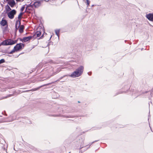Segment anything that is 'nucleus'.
<instances>
[{"label": "nucleus", "mask_w": 153, "mask_h": 153, "mask_svg": "<svg viewBox=\"0 0 153 153\" xmlns=\"http://www.w3.org/2000/svg\"><path fill=\"white\" fill-rule=\"evenodd\" d=\"M145 93L150 94L151 97H153V88L151 91H145Z\"/></svg>", "instance_id": "15"}, {"label": "nucleus", "mask_w": 153, "mask_h": 153, "mask_svg": "<svg viewBox=\"0 0 153 153\" xmlns=\"http://www.w3.org/2000/svg\"><path fill=\"white\" fill-rule=\"evenodd\" d=\"M41 31H36V33H35L33 36H32L33 38V39H34L38 37H39L41 35Z\"/></svg>", "instance_id": "11"}, {"label": "nucleus", "mask_w": 153, "mask_h": 153, "mask_svg": "<svg viewBox=\"0 0 153 153\" xmlns=\"http://www.w3.org/2000/svg\"><path fill=\"white\" fill-rule=\"evenodd\" d=\"M52 37V36L51 35V37H50V39H49V40H51V38Z\"/></svg>", "instance_id": "37"}, {"label": "nucleus", "mask_w": 153, "mask_h": 153, "mask_svg": "<svg viewBox=\"0 0 153 153\" xmlns=\"http://www.w3.org/2000/svg\"><path fill=\"white\" fill-rule=\"evenodd\" d=\"M138 96H139V95H137V97H137Z\"/></svg>", "instance_id": "43"}, {"label": "nucleus", "mask_w": 153, "mask_h": 153, "mask_svg": "<svg viewBox=\"0 0 153 153\" xmlns=\"http://www.w3.org/2000/svg\"><path fill=\"white\" fill-rule=\"evenodd\" d=\"M150 128H151V126H150Z\"/></svg>", "instance_id": "48"}, {"label": "nucleus", "mask_w": 153, "mask_h": 153, "mask_svg": "<svg viewBox=\"0 0 153 153\" xmlns=\"http://www.w3.org/2000/svg\"><path fill=\"white\" fill-rule=\"evenodd\" d=\"M68 80V79H65V80Z\"/></svg>", "instance_id": "45"}, {"label": "nucleus", "mask_w": 153, "mask_h": 153, "mask_svg": "<svg viewBox=\"0 0 153 153\" xmlns=\"http://www.w3.org/2000/svg\"><path fill=\"white\" fill-rule=\"evenodd\" d=\"M146 17L149 20L153 22V13L147 14Z\"/></svg>", "instance_id": "13"}, {"label": "nucleus", "mask_w": 153, "mask_h": 153, "mask_svg": "<svg viewBox=\"0 0 153 153\" xmlns=\"http://www.w3.org/2000/svg\"><path fill=\"white\" fill-rule=\"evenodd\" d=\"M55 32L56 35L58 36V38H59V33L63 32H65L67 31L66 29H55Z\"/></svg>", "instance_id": "9"}, {"label": "nucleus", "mask_w": 153, "mask_h": 153, "mask_svg": "<svg viewBox=\"0 0 153 153\" xmlns=\"http://www.w3.org/2000/svg\"><path fill=\"white\" fill-rule=\"evenodd\" d=\"M150 128H151V126H150Z\"/></svg>", "instance_id": "47"}, {"label": "nucleus", "mask_w": 153, "mask_h": 153, "mask_svg": "<svg viewBox=\"0 0 153 153\" xmlns=\"http://www.w3.org/2000/svg\"><path fill=\"white\" fill-rule=\"evenodd\" d=\"M16 11L15 10H12L7 14L8 17L10 19H13L14 17V16L16 14Z\"/></svg>", "instance_id": "6"}, {"label": "nucleus", "mask_w": 153, "mask_h": 153, "mask_svg": "<svg viewBox=\"0 0 153 153\" xmlns=\"http://www.w3.org/2000/svg\"><path fill=\"white\" fill-rule=\"evenodd\" d=\"M18 29H15V35L16 36V32L17 31V30Z\"/></svg>", "instance_id": "29"}, {"label": "nucleus", "mask_w": 153, "mask_h": 153, "mask_svg": "<svg viewBox=\"0 0 153 153\" xmlns=\"http://www.w3.org/2000/svg\"><path fill=\"white\" fill-rule=\"evenodd\" d=\"M21 53L20 54H19V55H16V56L15 57V58H17L21 54H22V53Z\"/></svg>", "instance_id": "31"}, {"label": "nucleus", "mask_w": 153, "mask_h": 153, "mask_svg": "<svg viewBox=\"0 0 153 153\" xmlns=\"http://www.w3.org/2000/svg\"><path fill=\"white\" fill-rule=\"evenodd\" d=\"M63 117L65 118H71V117H74L70 115H68L67 116H65L64 115L63 116Z\"/></svg>", "instance_id": "19"}, {"label": "nucleus", "mask_w": 153, "mask_h": 153, "mask_svg": "<svg viewBox=\"0 0 153 153\" xmlns=\"http://www.w3.org/2000/svg\"><path fill=\"white\" fill-rule=\"evenodd\" d=\"M7 29H4V30L3 31H7Z\"/></svg>", "instance_id": "36"}, {"label": "nucleus", "mask_w": 153, "mask_h": 153, "mask_svg": "<svg viewBox=\"0 0 153 153\" xmlns=\"http://www.w3.org/2000/svg\"><path fill=\"white\" fill-rule=\"evenodd\" d=\"M5 62V60L4 59H2L0 60V64L4 62Z\"/></svg>", "instance_id": "20"}, {"label": "nucleus", "mask_w": 153, "mask_h": 153, "mask_svg": "<svg viewBox=\"0 0 153 153\" xmlns=\"http://www.w3.org/2000/svg\"><path fill=\"white\" fill-rule=\"evenodd\" d=\"M80 148L79 149V150L81 149L83 147L86 146H84V144H80Z\"/></svg>", "instance_id": "22"}, {"label": "nucleus", "mask_w": 153, "mask_h": 153, "mask_svg": "<svg viewBox=\"0 0 153 153\" xmlns=\"http://www.w3.org/2000/svg\"><path fill=\"white\" fill-rule=\"evenodd\" d=\"M83 69L84 67L82 66H80L72 73L71 75H68V76L73 78L78 77L82 74Z\"/></svg>", "instance_id": "1"}, {"label": "nucleus", "mask_w": 153, "mask_h": 153, "mask_svg": "<svg viewBox=\"0 0 153 153\" xmlns=\"http://www.w3.org/2000/svg\"><path fill=\"white\" fill-rule=\"evenodd\" d=\"M13 95V94L7 95L6 96L2 97L1 98V100L6 99L8 97L12 96Z\"/></svg>", "instance_id": "18"}, {"label": "nucleus", "mask_w": 153, "mask_h": 153, "mask_svg": "<svg viewBox=\"0 0 153 153\" xmlns=\"http://www.w3.org/2000/svg\"><path fill=\"white\" fill-rule=\"evenodd\" d=\"M2 117V116L1 115H0V117Z\"/></svg>", "instance_id": "44"}, {"label": "nucleus", "mask_w": 153, "mask_h": 153, "mask_svg": "<svg viewBox=\"0 0 153 153\" xmlns=\"http://www.w3.org/2000/svg\"><path fill=\"white\" fill-rule=\"evenodd\" d=\"M44 37V34H43L39 38H38V39H42V38H43V37Z\"/></svg>", "instance_id": "26"}, {"label": "nucleus", "mask_w": 153, "mask_h": 153, "mask_svg": "<svg viewBox=\"0 0 153 153\" xmlns=\"http://www.w3.org/2000/svg\"><path fill=\"white\" fill-rule=\"evenodd\" d=\"M150 118V115H149L148 116V120L149 121V119Z\"/></svg>", "instance_id": "34"}, {"label": "nucleus", "mask_w": 153, "mask_h": 153, "mask_svg": "<svg viewBox=\"0 0 153 153\" xmlns=\"http://www.w3.org/2000/svg\"><path fill=\"white\" fill-rule=\"evenodd\" d=\"M24 9H25V7H22V8H21V11H23V10H24Z\"/></svg>", "instance_id": "30"}, {"label": "nucleus", "mask_w": 153, "mask_h": 153, "mask_svg": "<svg viewBox=\"0 0 153 153\" xmlns=\"http://www.w3.org/2000/svg\"><path fill=\"white\" fill-rule=\"evenodd\" d=\"M150 102H151V103H152V102H151V101H150Z\"/></svg>", "instance_id": "49"}, {"label": "nucleus", "mask_w": 153, "mask_h": 153, "mask_svg": "<svg viewBox=\"0 0 153 153\" xmlns=\"http://www.w3.org/2000/svg\"><path fill=\"white\" fill-rule=\"evenodd\" d=\"M78 103H80V101H78Z\"/></svg>", "instance_id": "40"}, {"label": "nucleus", "mask_w": 153, "mask_h": 153, "mask_svg": "<svg viewBox=\"0 0 153 153\" xmlns=\"http://www.w3.org/2000/svg\"><path fill=\"white\" fill-rule=\"evenodd\" d=\"M1 115H4V113L3 112H2Z\"/></svg>", "instance_id": "38"}, {"label": "nucleus", "mask_w": 153, "mask_h": 153, "mask_svg": "<svg viewBox=\"0 0 153 153\" xmlns=\"http://www.w3.org/2000/svg\"><path fill=\"white\" fill-rule=\"evenodd\" d=\"M23 14V13H21L19 15L18 18L19 19H21L22 16Z\"/></svg>", "instance_id": "21"}, {"label": "nucleus", "mask_w": 153, "mask_h": 153, "mask_svg": "<svg viewBox=\"0 0 153 153\" xmlns=\"http://www.w3.org/2000/svg\"><path fill=\"white\" fill-rule=\"evenodd\" d=\"M64 82V81H62V82Z\"/></svg>", "instance_id": "50"}, {"label": "nucleus", "mask_w": 153, "mask_h": 153, "mask_svg": "<svg viewBox=\"0 0 153 153\" xmlns=\"http://www.w3.org/2000/svg\"><path fill=\"white\" fill-rule=\"evenodd\" d=\"M58 72H55L54 73H53V74H52L51 75V76H53L54 75L56 74Z\"/></svg>", "instance_id": "32"}, {"label": "nucleus", "mask_w": 153, "mask_h": 153, "mask_svg": "<svg viewBox=\"0 0 153 153\" xmlns=\"http://www.w3.org/2000/svg\"><path fill=\"white\" fill-rule=\"evenodd\" d=\"M130 86L129 85H125L123 87L122 89L124 90L123 91H120L119 92L117 93L115 96H116L120 94L126 93L128 90L130 89Z\"/></svg>", "instance_id": "5"}, {"label": "nucleus", "mask_w": 153, "mask_h": 153, "mask_svg": "<svg viewBox=\"0 0 153 153\" xmlns=\"http://www.w3.org/2000/svg\"><path fill=\"white\" fill-rule=\"evenodd\" d=\"M19 32L20 33H23L24 29H19Z\"/></svg>", "instance_id": "25"}, {"label": "nucleus", "mask_w": 153, "mask_h": 153, "mask_svg": "<svg viewBox=\"0 0 153 153\" xmlns=\"http://www.w3.org/2000/svg\"><path fill=\"white\" fill-rule=\"evenodd\" d=\"M53 42H49L48 44V45H48L49 46V45H53Z\"/></svg>", "instance_id": "27"}, {"label": "nucleus", "mask_w": 153, "mask_h": 153, "mask_svg": "<svg viewBox=\"0 0 153 153\" xmlns=\"http://www.w3.org/2000/svg\"><path fill=\"white\" fill-rule=\"evenodd\" d=\"M15 114H13V115L10 117L11 118V117H12V118L11 119V120H7V118L6 119V118H5L4 120H2L0 122L1 123H2V122H7L8 121H12L13 120H14L16 119L17 118V117H14L15 116Z\"/></svg>", "instance_id": "12"}, {"label": "nucleus", "mask_w": 153, "mask_h": 153, "mask_svg": "<svg viewBox=\"0 0 153 153\" xmlns=\"http://www.w3.org/2000/svg\"><path fill=\"white\" fill-rule=\"evenodd\" d=\"M8 7H9V9L10 10H11V8L9 6H8Z\"/></svg>", "instance_id": "39"}, {"label": "nucleus", "mask_w": 153, "mask_h": 153, "mask_svg": "<svg viewBox=\"0 0 153 153\" xmlns=\"http://www.w3.org/2000/svg\"><path fill=\"white\" fill-rule=\"evenodd\" d=\"M25 46V45L22 43H17L16 45L14 46L13 49L10 52L6 53L8 54H12L15 52H17L22 50L24 48Z\"/></svg>", "instance_id": "2"}, {"label": "nucleus", "mask_w": 153, "mask_h": 153, "mask_svg": "<svg viewBox=\"0 0 153 153\" xmlns=\"http://www.w3.org/2000/svg\"><path fill=\"white\" fill-rule=\"evenodd\" d=\"M90 146H89L88 147L87 149H85L83 151V152H84V151H85V150H87L88 149V148H90Z\"/></svg>", "instance_id": "35"}, {"label": "nucleus", "mask_w": 153, "mask_h": 153, "mask_svg": "<svg viewBox=\"0 0 153 153\" xmlns=\"http://www.w3.org/2000/svg\"><path fill=\"white\" fill-rule=\"evenodd\" d=\"M145 91L143 92H142V94H144V96L146 97H149V100L151 99V96L150 95V94H146V93H145Z\"/></svg>", "instance_id": "16"}, {"label": "nucleus", "mask_w": 153, "mask_h": 153, "mask_svg": "<svg viewBox=\"0 0 153 153\" xmlns=\"http://www.w3.org/2000/svg\"><path fill=\"white\" fill-rule=\"evenodd\" d=\"M42 27H41V28H39V29H42Z\"/></svg>", "instance_id": "41"}, {"label": "nucleus", "mask_w": 153, "mask_h": 153, "mask_svg": "<svg viewBox=\"0 0 153 153\" xmlns=\"http://www.w3.org/2000/svg\"><path fill=\"white\" fill-rule=\"evenodd\" d=\"M66 76H68V75H64V76H62V77H59L58 79H57V80H56V81H55V82H51V83H47V84H44V85H41V86H40L37 87V88L32 89H31V90H27V91H26L28 92V91H36L38 90L40 88H42V87H44V86H48L49 85H51V84H53L55 82H56L57 81H59L61 79H62V78H64V77H65Z\"/></svg>", "instance_id": "3"}, {"label": "nucleus", "mask_w": 153, "mask_h": 153, "mask_svg": "<svg viewBox=\"0 0 153 153\" xmlns=\"http://www.w3.org/2000/svg\"><path fill=\"white\" fill-rule=\"evenodd\" d=\"M1 24L2 25L4 26L7 24V22L4 20H2L1 22Z\"/></svg>", "instance_id": "17"}, {"label": "nucleus", "mask_w": 153, "mask_h": 153, "mask_svg": "<svg viewBox=\"0 0 153 153\" xmlns=\"http://www.w3.org/2000/svg\"><path fill=\"white\" fill-rule=\"evenodd\" d=\"M85 139L82 138L81 137H79L77 138L76 140L77 144L79 145L80 144H84Z\"/></svg>", "instance_id": "8"}, {"label": "nucleus", "mask_w": 153, "mask_h": 153, "mask_svg": "<svg viewBox=\"0 0 153 153\" xmlns=\"http://www.w3.org/2000/svg\"><path fill=\"white\" fill-rule=\"evenodd\" d=\"M20 21L19 20H18L16 22V29H24V26L23 25H20Z\"/></svg>", "instance_id": "10"}, {"label": "nucleus", "mask_w": 153, "mask_h": 153, "mask_svg": "<svg viewBox=\"0 0 153 153\" xmlns=\"http://www.w3.org/2000/svg\"><path fill=\"white\" fill-rule=\"evenodd\" d=\"M150 128H151V126H150Z\"/></svg>", "instance_id": "46"}, {"label": "nucleus", "mask_w": 153, "mask_h": 153, "mask_svg": "<svg viewBox=\"0 0 153 153\" xmlns=\"http://www.w3.org/2000/svg\"><path fill=\"white\" fill-rule=\"evenodd\" d=\"M88 74L89 75H91V72H89L88 73Z\"/></svg>", "instance_id": "33"}, {"label": "nucleus", "mask_w": 153, "mask_h": 153, "mask_svg": "<svg viewBox=\"0 0 153 153\" xmlns=\"http://www.w3.org/2000/svg\"><path fill=\"white\" fill-rule=\"evenodd\" d=\"M149 125H150V123H149Z\"/></svg>", "instance_id": "51"}, {"label": "nucleus", "mask_w": 153, "mask_h": 153, "mask_svg": "<svg viewBox=\"0 0 153 153\" xmlns=\"http://www.w3.org/2000/svg\"><path fill=\"white\" fill-rule=\"evenodd\" d=\"M7 3L11 6V7H14L15 4V2L14 0H9Z\"/></svg>", "instance_id": "14"}, {"label": "nucleus", "mask_w": 153, "mask_h": 153, "mask_svg": "<svg viewBox=\"0 0 153 153\" xmlns=\"http://www.w3.org/2000/svg\"><path fill=\"white\" fill-rule=\"evenodd\" d=\"M17 42V40H13L11 39H8L2 42L0 45H12Z\"/></svg>", "instance_id": "4"}, {"label": "nucleus", "mask_w": 153, "mask_h": 153, "mask_svg": "<svg viewBox=\"0 0 153 153\" xmlns=\"http://www.w3.org/2000/svg\"><path fill=\"white\" fill-rule=\"evenodd\" d=\"M33 39L32 36H30L27 37H24L22 39H20V40L23 42H26Z\"/></svg>", "instance_id": "7"}, {"label": "nucleus", "mask_w": 153, "mask_h": 153, "mask_svg": "<svg viewBox=\"0 0 153 153\" xmlns=\"http://www.w3.org/2000/svg\"><path fill=\"white\" fill-rule=\"evenodd\" d=\"M101 127H95L94 128V129H99L101 128Z\"/></svg>", "instance_id": "24"}, {"label": "nucleus", "mask_w": 153, "mask_h": 153, "mask_svg": "<svg viewBox=\"0 0 153 153\" xmlns=\"http://www.w3.org/2000/svg\"><path fill=\"white\" fill-rule=\"evenodd\" d=\"M134 92H133L132 93V95H134Z\"/></svg>", "instance_id": "42"}, {"label": "nucleus", "mask_w": 153, "mask_h": 153, "mask_svg": "<svg viewBox=\"0 0 153 153\" xmlns=\"http://www.w3.org/2000/svg\"><path fill=\"white\" fill-rule=\"evenodd\" d=\"M86 1L88 5H89L90 4V1L88 0H86Z\"/></svg>", "instance_id": "28"}, {"label": "nucleus", "mask_w": 153, "mask_h": 153, "mask_svg": "<svg viewBox=\"0 0 153 153\" xmlns=\"http://www.w3.org/2000/svg\"><path fill=\"white\" fill-rule=\"evenodd\" d=\"M99 140H95L94 141H93V142H92V143H89V146H90L93 143H94L95 142H97Z\"/></svg>", "instance_id": "23"}]
</instances>
